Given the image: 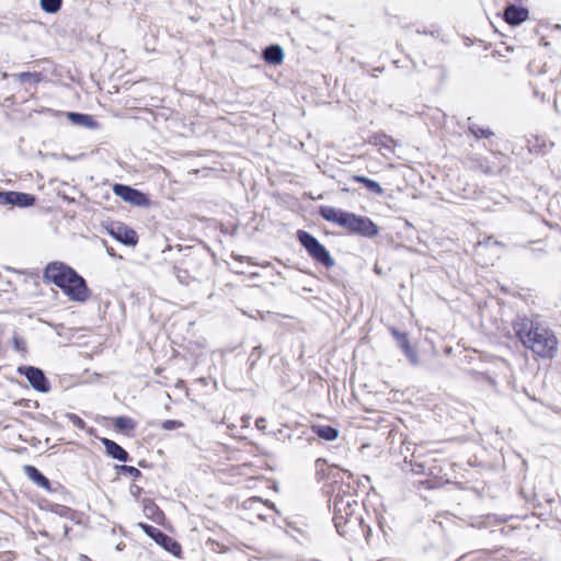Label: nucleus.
Wrapping results in <instances>:
<instances>
[{"instance_id":"1","label":"nucleus","mask_w":561,"mask_h":561,"mask_svg":"<svg viewBox=\"0 0 561 561\" xmlns=\"http://www.w3.org/2000/svg\"><path fill=\"white\" fill-rule=\"evenodd\" d=\"M44 276L59 287L71 301L84 302L90 297L85 280L73 268L61 262L48 264Z\"/></svg>"},{"instance_id":"2","label":"nucleus","mask_w":561,"mask_h":561,"mask_svg":"<svg viewBox=\"0 0 561 561\" xmlns=\"http://www.w3.org/2000/svg\"><path fill=\"white\" fill-rule=\"evenodd\" d=\"M515 332L522 343L541 357H552L557 352V339L547 331L534 329L528 320H519L514 325Z\"/></svg>"},{"instance_id":"3","label":"nucleus","mask_w":561,"mask_h":561,"mask_svg":"<svg viewBox=\"0 0 561 561\" xmlns=\"http://www.w3.org/2000/svg\"><path fill=\"white\" fill-rule=\"evenodd\" d=\"M298 239L314 260L322 263L327 267L334 265V260L330 255L329 251L310 233L306 231H299Z\"/></svg>"},{"instance_id":"4","label":"nucleus","mask_w":561,"mask_h":561,"mask_svg":"<svg viewBox=\"0 0 561 561\" xmlns=\"http://www.w3.org/2000/svg\"><path fill=\"white\" fill-rule=\"evenodd\" d=\"M113 192L115 193V195L121 197L124 202L129 203L134 206H148L149 205V199L147 198V196L144 193H141L130 186L123 185V184H115L113 186Z\"/></svg>"},{"instance_id":"5","label":"nucleus","mask_w":561,"mask_h":561,"mask_svg":"<svg viewBox=\"0 0 561 561\" xmlns=\"http://www.w3.org/2000/svg\"><path fill=\"white\" fill-rule=\"evenodd\" d=\"M110 234L117 241L135 247L138 242L137 233L123 224H114L108 230Z\"/></svg>"},{"instance_id":"6","label":"nucleus","mask_w":561,"mask_h":561,"mask_svg":"<svg viewBox=\"0 0 561 561\" xmlns=\"http://www.w3.org/2000/svg\"><path fill=\"white\" fill-rule=\"evenodd\" d=\"M35 198L33 195L20 192H2L0 193V204L18 205L21 207L33 205Z\"/></svg>"},{"instance_id":"7","label":"nucleus","mask_w":561,"mask_h":561,"mask_svg":"<svg viewBox=\"0 0 561 561\" xmlns=\"http://www.w3.org/2000/svg\"><path fill=\"white\" fill-rule=\"evenodd\" d=\"M352 233H358L365 237H375L378 234V227L367 217L355 216Z\"/></svg>"},{"instance_id":"8","label":"nucleus","mask_w":561,"mask_h":561,"mask_svg":"<svg viewBox=\"0 0 561 561\" xmlns=\"http://www.w3.org/2000/svg\"><path fill=\"white\" fill-rule=\"evenodd\" d=\"M20 371L24 373L33 388L42 392L48 391V386L42 370L34 367H26L24 369L20 368Z\"/></svg>"},{"instance_id":"9","label":"nucleus","mask_w":561,"mask_h":561,"mask_svg":"<svg viewBox=\"0 0 561 561\" xmlns=\"http://www.w3.org/2000/svg\"><path fill=\"white\" fill-rule=\"evenodd\" d=\"M505 21L510 24L516 25L526 21L528 18V10L522 7L510 5L504 12Z\"/></svg>"},{"instance_id":"10","label":"nucleus","mask_w":561,"mask_h":561,"mask_svg":"<svg viewBox=\"0 0 561 561\" xmlns=\"http://www.w3.org/2000/svg\"><path fill=\"white\" fill-rule=\"evenodd\" d=\"M101 442L104 445L105 451L110 457L117 459L119 461L127 460V451L124 448H122L118 444L108 438H101Z\"/></svg>"},{"instance_id":"11","label":"nucleus","mask_w":561,"mask_h":561,"mask_svg":"<svg viewBox=\"0 0 561 561\" xmlns=\"http://www.w3.org/2000/svg\"><path fill=\"white\" fill-rule=\"evenodd\" d=\"M67 117L71 123L79 125V126H83V127H87L90 129H95L99 127L96 121L91 115H88V114H79V113L68 112Z\"/></svg>"},{"instance_id":"12","label":"nucleus","mask_w":561,"mask_h":561,"mask_svg":"<svg viewBox=\"0 0 561 561\" xmlns=\"http://www.w3.org/2000/svg\"><path fill=\"white\" fill-rule=\"evenodd\" d=\"M311 430L320 438L327 442H333L339 437V431L328 425H312Z\"/></svg>"},{"instance_id":"13","label":"nucleus","mask_w":561,"mask_h":561,"mask_svg":"<svg viewBox=\"0 0 561 561\" xmlns=\"http://www.w3.org/2000/svg\"><path fill=\"white\" fill-rule=\"evenodd\" d=\"M264 59L272 65H280L284 60V51L280 46L273 45L264 50Z\"/></svg>"},{"instance_id":"14","label":"nucleus","mask_w":561,"mask_h":561,"mask_svg":"<svg viewBox=\"0 0 561 561\" xmlns=\"http://www.w3.org/2000/svg\"><path fill=\"white\" fill-rule=\"evenodd\" d=\"M156 536H157V541H156L157 543L161 545L165 550H168L169 552H171L174 556L180 554L181 546L176 541H174L173 539H171L170 537H168L164 534H156Z\"/></svg>"},{"instance_id":"15","label":"nucleus","mask_w":561,"mask_h":561,"mask_svg":"<svg viewBox=\"0 0 561 561\" xmlns=\"http://www.w3.org/2000/svg\"><path fill=\"white\" fill-rule=\"evenodd\" d=\"M24 472L37 485L44 489L49 488V481L35 467L25 466Z\"/></svg>"},{"instance_id":"16","label":"nucleus","mask_w":561,"mask_h":561,"mask_svg":"<svg viewBox=\"0 0 561 561\" xmlns=\"http://www.w3.org/2000/svg\"><path fill=\"white\" fill-rule=\"evenodd\" d=\"M392 333L398 339V341L400 342V346L402 347V350L404 351V353L409 357V359L412 363H416L417 362L416 353L411 347V345H410V343H409V341L407 339V335L399 333L397 330H392Z\"/></svg>"},{"instance_id":"17","label":"nucleus","mask_w":561,"mask_h":561,"mask_svg":"<svg viewBox=\"0 0 561 561\" xmlns=\"http://www.w3.org/2000/svg\"><path fill=\"white\" fill-rule=\"evenodd\" d=\"M342 213L343 210L330 206H325L320 209V214L325 220L335 224H339Z\"/></svg>"},{"instance_id":"18","label":"nucleus","mask_w":561,"mask_h":561,"mask_svg":"<svg viewBox=\"0 0 561 561\" xmlns=\"http://www.w3.org/2000/svg\"><path fill=\"white\" fill-rule=\"evenodd\" d=\"M352 505L350 502L345 503L343 500L339 501L335 503V523L336 525L341 524L342 522L346 523L347 522V517L344 516V512L346 513V515H348V513L346 512V508H351Z\"/></svg>"},{"instance_id":"19","label":"nucleus","mask_w":561,"mask_h":561,"mask_svg":"<svg viewBox=\"0 0 561 561\" xmlns=\"http://www.w3.org/2000/svg\"><path fill=\"white\" fill-rule=\"evenodd\" d=\"M354 180L359 183H364L366 187L370 191H374L377 194H382V187L377 183L376 181H373L370 179H367L365 176L355 175Z\"/></svg>"},{"instance_id":"20","label":"nucleus","mask_w":561,"mask_h":561,"mask_svg":"<svg viewBox=\"0 0 561 561\" xmlns=\"http://www.w3.org/2000/svg\"><path fill=\"white\" fill-rule=\"evenodd\" d=\"M115 426L122 431H131L135 428V422L130 417L119 416L115 419Z\"/></svg>"},{"instance_id":"21","label":"nucleus","mask_w":561,"mask_h":561,"mask_svg":"<svg viewBox=\"0 0 561 561\" xmlns=\"http://www.w3.org/2000/svg\"><path fill=\"white\" fill-rule=\"evenodd\" d=\"M61 0H41V7L45 12L55 13L60 9Z\"/></svg>"},{"instance_id":"22","label":"nucleus","mask_w":561,"mask_h":561,"mask_svg":"<svg viewBox=\"0 0 561 561\" xmlns=\"http://www.w3.org/2000/svg\"><path fill=\"white\" fill-rule=\"evenodd\" d=\"M355 216V214L343 211L337 225L344 227L351 232L352 227H354Z\"/></svg>"},{"instance_id":"23","label":"nucleus","mask_w":561,"mask_h":561,"mask_svg":"<svg viewBox=\"0 0 561 561\" xmlns=\"http://www.w3.org/2000/svg\"><path fill=\"white\" fill-rule=\"evenodd\" d=\"M15 78L24 83V82H32V83H36L38 82V77L37 75L35 73H30V72H22V73H19V75H15Z\"/></svg>"},{"instance_id":"24","label":"nucleus","mask_w":561,"mask_h":561,"mask_svg":"<svg viewBox=\"0 0 561 561\" xmlns=\"http://www.w3.org/2000/svg\"><path fill=\"white\" fill-rule=\"evenodd\" d=\"M183 426L182 422L175 420H168L162 423V428L165 431H173L181 428Z\"/></svg>"},{"instance_id":"25","label":"nucleus","mask_w":561,"mask_h":561,"mask_svg":"<svg viewBox=\"0 0 561 561\" xmlns=\"http://www.w3.org/2000/svg\"><path fill=\"white\" fill-rule=\"evenodd\" d=\"M68 420L78 428H84V426H85V423L83 422V420L76 414H69Z\"/></svg>"},{"instance_id":"26","label":"nucleus","mask_w":561,"mask_h":561,"mask_svg":"<svg viewBox=\"0 0 561 561\" xmlns=\"http://www.w3.org/2000/svg\"><path fill=\"white\" fill-rule=\"evenodd\" d=\"M119 469L122 471L129 473L134 478H138L140 476V471L137 468L131 467V466H121Z\"/></svg>"},{"instance_id":"27","label":"nucleus","mask_w":561,"mask_h":561,"mask_svg":"<svg viewBox=\"0 0 561 561\" xmlns=\"http://www.w3.org/2000/svg\"><path fill=\"white\" fill-rule=\"evenodd\" d=\"M141 527L144 528V530L151 537L154 539V541H157V536L156 534H162L160 530H158L157 528H153L151 526H147V525H141Z\"/></svg>"},{"instance_id":"28","label":"nucleus","mask_w":561,"mask_h":561,"mask_svg":"<svg viewBox=\"0 0 561 561\" xmlns=\"http://www.w3.org/2000/svg\"><path fill=\"white\" fill-rule=\"evenodd\" d=\"M13 343H14V347L15 350L18 351H24L25 346H24V342L18 337H14L13 339Z\"/></svg>"},{"instance_id":"29","label":"nucleus","mask_w":561,"mask_h":561,"mask_svg":"<svg viewBox=\"0 0 561 561\" xmlns=\"http://www.w3.org/2000/svg\"><path fill=\"white\" fill-rule=\"evenodd\" d=\"M489 134L485 130H481V136L486 137Z\"/></svg>"}]
</instances>
